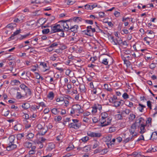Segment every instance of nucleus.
<instances>
[{
	"label": "nucleus",
	"instance_id": "obj_1",
	"mask_svg": "<svg viewBox=\"0 0 157 157\" xmlns=\"http://www.w3.org/2000/svg\"><path fill=\"white\" fill-rule=\"evenodd\" d=\"M72 122L68 125V127L70 128H73L75 129H77L81 127V124L79 121L78 120L76 119H73Z\"/></svg>",
	"mask_w": 157,
	"mask_h": 157
},
{
	"label": "nucleus",
	"instance_id": "obj_2",
	"mask_svg": "<svg viewBox=\"0 0 157 157\" xmlns=\"http://www.w3.org/2000/svg\"><path fill=\"white\" fill-rule=\"evenodd\" d=\"M63 29L60 24H55L51 27V33H56L59 32H62Z\"/></svg>",
	"mask_w": 157,
	"mask_h": 157
},
{
	"label": "nucleus",
	"instance_id": "obj_3",
	"mask_svg": "<svg viewBox=\"0 0 157 157\" xmlns=\"http://www.w3.org/2000/svg\"><path fill=\"white\" fill-rule=\"evenodd\" d=\"M70 20H61L58 22V23L61 24V26H63L64 29L66 31L69 30V27L67 23L68 21Z\"/></svg>",
	"mask_w": 157,
	"mask_h": 157
},
{
	"label": "nucleus",
	"instance_id": "obj_4",
	"mask_svg": "<svg viewBox=\"0 0 157 157\" xmlns=\"http://www.w3.org/2000/svg\"><path fill=\"white\" fill-rule=\"evenodd\" d=\"M73 109H74L77 113H82L83 112V110L81 108V106L78 104H76L73 106Z\"/></svg>",
	"mask_w": 157,
	"mask_h": 157
},
{
	"label": "nucleus",
	"instance_id": "obj_5",
	"mask_svg": "<svg viewBox=\"0 0 157 157\" xmlns=\"http://www.w3.org/2000/svg\"><path fill=\"white\" fill-rule=\"evenodd\" d=\"M87 134L88 136L92 137H100L101 136V134L100 133H96L91 131L88 132Z\"/></svg>",
	"mask_w": 157,
	"mask_h": 157
},
{
	"label": "nucleus",
	"instance_id": "obj_6",
	"mask_svg": "<svg viewBox=\"0 0 157 157\" xmlns=\"http://www.w3.org/2000/svg\"><path fill=\"white\" fill-rule=\"evenodd\" d=\"M101 123H103L105 122V119L109 118L108 114L105 112H103L101 114Z\"/></svg>",
	"mask_w": 157,
	"mask_h": 157
},
{
	"label": "nucleus",
	"instance_id": "obj_7",
	"mask_svg": "<svg viewBox=\"0 0 157 157\" xmlns=\"http://www.w3.org/2000/svg\"><path fill=\"white\" fill-rule=\"evenodd\" d=\"M91 26H88L86 28V29L82 31L83 33L85 35L91 36L92 35L91 31Z\"/></svg>",
	"mask_w": 157,
	"mask_h": 157
},
{
	"label": "nucleus",
	"instance_id": "obj_8",
	"mask_svg": "<svg viewBox=\"0 0 157 157\" xmlns=\"http://www.w3.org/2000/svg\"><path fill=\"white\" fill-rule=\"evenodd\" d=\"M17 147V145L15 144V143H8V145L7 147V150L8 151L12 150Z\"/></svg>",
	"mask_w": 157,
	"mask_h": 157
},
{
	"label": "nucleus",
	"instance_id": "obj_9",
	"mask_svg": "<svg viewBox=\"0 0 157 157\" xmlns=\"http://www.w3.org/2000/svg\"><path fill=\"white\" fill-rule=\"evenodd\" d=\"M78 27V26L77 25H75L71 27L69 29V31H71L72 32H73L72 35H74L75 33H76L77 32V29Z\"/></svg>",
	"mask_w": 157,
	"mask_h": 157
},
{
	"label": "nucleus",
	"instance_id": "obj_10",
	"mask_svg": "<svg viewBox=\"0 0 157 157\" xmlns=\"http://www.w3.org/2000/svg\"><path fill=\"white\" fill-rule=\"evenodd\" d=\"M105 121L103 123H101L103 126H106L109 125L111 123L112 118L110 117L107 118L105 119Z\"/></svg>",
	"mask_w": 157,
	"mask_h": 157
},
{
	"label": "nucleus",
	"instance_id": "obj_11",
	"mask_svg": "<svg viewBox=\"0 0 157 157\" xmlns=\"http://www.w3.org/2000/svg\"><path fill=\"white\" fill-rule=\"evenodd\" d=\"M20 30H17L15 32H14L13 34L9 38V40H10L11 39H14V36L18 34V33L20 32Z\"/></svg>",
	"mask_w": 157,
	"mask_h": 157
},
{
	"label": "nucleus",
	"instance_id": "obj_12",
	"mask_svg": "<svg viewBox=\"0 0 157 157\" xmlns=\"http://www.w3.org/2000/svg\"><path fill=\"white\" fill-rule=\"evenodd\" d=\"M146 126V125H144L142 124H141L140 127V134L144 133L146 132V129H145V127Z\"/></svg>",
	"mask_w": 157,
	"mask_h": 157
},
{
	"label": "nucleus",
	"instance_id": "obj_13",
	"mask_svg": "<svg viewBox=\"0 0 157 157\" xmlns=\"http://www.w3.org/2000/svg\"><path fill=\"white\" fill-rule=\"evenodd\" d=\"M27 25L29 26H31V27L33 26L34 25L36 26V23L33 21V20H30L29 21H27Z\"/></svg>",
	"mask_w": 157,
	"mask_h": 157
},
{
	"label": "nucleus",
	"instance_id": "obj_14",
	"mask_svg": "<svg viewBox=\"0 0 157 157\" xmlns=\"http://www.w3.org/2000/svg\"><path fill=\"white\" fill-rule=\"evenodd\" d=\"M116 139L115 138L113 139L112 140L109 142V143H107L106 144L107 145L108 148H110L112 145H113L115 144Z\"/></svg>",
	"mask_w": 157,
	"mask_h": 157
},
{
	"label": "nucleus",
	"instance_id": "obj_15",
	"mask_svg": "<svg viewBox=\"0 0 157 157\" xmlns=\"http://www.w3.org/2000/svg\"><path fill=\"white\" fill-rule=\"evenodd\" d=\"M60 110L59 109L54 108L52 109L51 111L52 113L55 115H56L59 113Z\"/></svg>",
	"mask_w": 157,
	"mask_h": 157
},
{
	"label": "nucleus",
	"instance_id": "obj_16",
	"mask_svg": "<svg viewBox=\"0 0 157 157\" xmlns=\"http://www.w3.org/2000/svg\"><path fill=\"white\" fill-rule=\"evenodd\" d=\"M15 137L13 136L12 135L9 136V138H8V140H9V143H15L14 141V140H15Z\"/></svg>",
	"mask_w": 157,
	"mask_h": 157
},
{
	"label": "nucleus",
	"instance_id": "obj_17",
	"mask_svg": "<svg viewBox=\"0 0 157 157\" xmlns=\"http://www.w3.org/2000/svg\"><path fill=\"white\" fill-rule=\"evenodd\" d=\"M139 107L137 108L138 109L140 112H143L144 108L146 107V106L141 104H139Z\"/></svg>",
	"mask_w": 157,
	"mask_h": 157
},
{
	"label": "nucleus",
	"instance_id": "obj_18",
	"mask_svg": "<svg viewBox=\"0 0 157 157\" xmlns=\"http://www.w3.org/2000/svg\"><path fill=\"white\" fill-rule=\"evenodd\" d=\"M54 97V94L52 92H49L47 96L48 98L51 100L53 99Z\"/></svg>",
	"mask_w": 157,
	"mask_h": 157
},
{
	"label": "nucleus",
	"instance_id": "obj_19",
	"mask_svg": "<svg viewBox=\"0 0 157 157\" xmlns=\"http://www.w3.org/2000/svg\"><path fill=\"white\" fill-rule=\"evenodd\" d=\"M157 151V147H151L147 151V152H155Z\"/></svg>",
	"mask_w": 157,
	"mask_h": 157
},
{
	"label": "nucleus",
	"instance_id": "obj_20",
	"mask_svg": "<svg viewBox=\"0 0 157 157\" xmlns=\"http://www.w3.org/2000/svg\"><path fill=\"white\" fill-rule=\"evenodd\" d=\"M24 146L30 148L32 146V143L29 142H26L24 144Z\"/></svg>",
	"mask_w": 157,
	"mask_h": 157
},
{
	"label": "nucleus",
	"instance_id": "obj_21",
	"mask_svg": "<svg viewBox=\"0 0 157 157\" xmlns=\"http://www.w3.org/2000/svg\"><path fill=\"white\" fill-rule=\"evenodd\" d=\"M111 103H113L114 104V106L116 107H117L119 106L121 104V102L119 101H113V102H111Z\"/></svg>",
	"mask_w": 157,
	"mask_h": 157
},
{
	"label": "nucleus",
	"instance_id": "obj_22",
	"mask_svg": "<svg viewBox=\"0 0 157 157\" xmlns=\"http://www.w3.org/2000/svg\"><path fill=\"white\" fill-rule=\"evenodd\" d=\"M90 146H86L83 148L82 151L86 152H87L90 151Z\"/></svg>",
	"mask_w": 157,
	"mask_h": 157
},
{
	"label": "nucleus",
	"instance_id": "obj_23",
	"mask_svg": "<svg viewBox=\"0 0 157 157\" xmlns=\"http://www.w3.org/2000/svg\"><path fill=\"white\" fill-rule=\"evenodd\" d=\"M117 97L116 96L113 95L112 97H111L109 99V102L110 103L113 102V101H117Z\"/></svg>",
	"mask_w": 157,
	"mask_h": 157
},
{
	"label": "nucleus",
	"instance_id": "obj_24",
	"mask_svg": "<svg viewBox=\"0 0 157 157\" xmlns=\"http://www.w3.org/2000/svg\"><path fill=\"white\" fill-rule=\"evenodd\" d=\"M55 147V144L53 143H50L48 145V149L49 150H52Z\"/></svg>",
	"mask_w": 157,
	"mask_h": 157
},
{
	"label": "nucleus",
	"instance_id": "obj_25",
	"mask_svg": "<svg viewBox=\"0 0 157 157\" xmlns=\"http://www.w3.org/2000/svg\"><path fill=\"white\" fill-rule=\"evenodd\" d=\"M44 127V123L42 124H38L36 127V128L41 130Z\"/></svg>",
	"mask_w": 157,
	"mask_h": 157
},
{
	"label": "nucleus",
	"instance_id": "obj_26",
	"mask_svg": "<svg viewBox=\"0 0 157 157\" xmlns=\"http://www.w3.org/2000/svg\"><path fill=\"white\" fill-rule=\"evenodd\" d=\"M30 106L29 104L27 103H24L22 105V107L25 109H27L29 108Z\"/></svg>",
	"mask_w": 157,
	"mask_h": 157
},
{
	"label": "nucleus",
	"instance_id": "obj_27",
	"mask_svg": "<svg viewBox=\"0 0 157 157\" xmlns=\"http://www.w3.org/2000/svg\"><path fill=\"white\" fill-rule=\"evenodd\" d=\"M99 144L100 143L97 140L94 141L92 148L93 149L96 148L99 145Z\"/></svg>",
	"mask_w": 157,
	"mask_h": 157
},
{
	"label": "nucleus",
	"instance_id": "obj_28",
	"mask_svg": "<svg viewBox=\"0 0 157 157\" xmlns=\"http://www.w3.org/2000/svg\"><path fill=\"white\" fill-rule=\"evenodd\" d=\"M112 138V135H109L106 136L105 139L106 140V141L107 142V143H109V142L110 141Z\"/></svg>",
	"mask_w": 157,
	"mask_h": 157
},
{
	"label": "nucleus",
	"instance_id": "obj_29",
	"mask_svg": "<svg viewBox=\"0 0 157 157\" xmlns=\"http://www.w3.org/2000/svg\"><path fill=\"white\" fill-rule=\"evenodd\" d=\"M104 86L105 89L107 90L109 92H111L112 91V89L111 88L109 87V86L108 84H104Z\"/></svg>",
	"mask_w": 157,
	"mask_h": 157
},
{
	"label": "nucleus",
	"instance_id": "obj_30",
	"mask_svg": "<svg viewBox=\"0 0 157 157\" xmlns=\"http://www.w3.org/2000/svg\"><path fill=\"white\" fill-rule=\"evenodd\" d=\"M47 132V130L46 129H45L44 127L43 128V129H42L40 131V132H39V134H40L41 135H44L45 133Z\"/></svg>",
	"mask_w": 157,
	"mask_h": 157
},
{
	"label": "nucleus",
	"instance_id": "obj_31",
	"mask_svg": "<svg viewBox=\"0 0 157 157\" xmlns=\"http://www.w3.org/2000/svg\"><path fill=\"white\" fill-rule=\"evenodd\" d=\"M25 94L27 95H29V96H30L31 94V90L30 89H29L28 87L26 89L25 91Z\"/></svg>",
	"mask_w": 157,
	"mask_h": 157
},
{
	"label": "nucleus",
	"instance_id": "obj_32",
	"mask_svg": "<svg viewBox=\"0 0 157 157\" xmlns=\"http://www.w3.org/2000/svg\"><path fill=\"white\" fill-rule=\"evenodd\" d=\"M21 125L20 124H17L15 125L14 127V129L15 130H19L21 129L20 127Z\"/></svg>",
	"mask_w": 157,
	"mask_h": 157
},
{
	"label": "nucleus",
	"instance_id": "obj_33",
	"mask_svg": "<svg viewBox=\"0 0 157 157\" xmlns=\"http://www.w3.org/2000/svg\"><path fill=\"white\" fill-rule=\"evenodd\" d=\"M20 87L22 90H23L24 91H25L26 89L28 88V87L26 86L24 84H21L20 86Z\"/></svg>",
	"mask_w": 157,
	"mask_h": 157
},
{
	"label": "nucleus",
	"instance_id": "obj_34",
	"mask_svg": "<svg viewBox=\"0 0 157 157\" xmlns=\"http://www.w3.org/2000/svg\"><path fill=\"white\" fill-rule=\"evenodd\" d=\"M71 73H72V72L70 70H67L66 72V75H68L70 77H73V75H72L71 76L70 75Z\"/></svg>",
	"mask_w": 157,
	"mask_h": 157
},
{
	"label": "nucleus",
	"instance_id": "obj_35",
	"mask_svg": "<svg viewBox=\"0 0 157 157\" xmlns=\"http://www.w3.org/2000/svg\"><path fill=\"white\" fill-rule=\"evenodd\" d=\"M30 34V33H28L25 35H21V36L19 38V40H21L24 39H25L27 36H28Z\"/></svg>",
	"mask_w": 157,
	"mask_h": 157
},
{
	"label": "nucleus",
	"instance_id": "obj_36",
	"mask_svg": "<svg viewBox=\"0 0 157 157\" xmlns=\"http://www.w3.org/2000/svg\"><path fill=\"white\" fill-rule=\"evenodd\" d=\"M156 64L155 63H151L149 65V67L151 69H153L156 67Z\"/></svg>",
	"mask_w": 157,
	"mask_h": 157
},
{
	"label": "nucleus",
	"instance_id": "obj_37",
	"mask_svg": "<svg viewBox=\"0 0 157 157\" xmlns=\"http://www.w3.org/2000/svg\"><path fill=\"white\" fill-rule=\"evenodd\" d=\"M74 146L72 144L70 145L67 148L66 150L67 151H70L71 150L73 149Z\"/></svg>",
	"mask_w": 157,
	"mask_h": 157
},
{
	"label": "nucleus",
	"instance_id": "obj_38",
	"mask_svg": "<svg viewBox=\"0 0 157 157\" xmlns=\"http://www.w3.org/2000/svg\"><path fill=\"white\" fill-rule=\"evenodd\" d=\"M102 63L105 65H107L108 63V59L107 58L103 59L102 61Z\"/></svg>",
	"mask_w": 157,
	"mask_h": 157
},
{
	"label": "nucleus",
	"instance_id": "obj_39",
	"mask_svg": "<svg viewBox=\"0 0 157 157\" xmlns=\"http://www.w3.org/2000/svg\"><path fill=\"white\" fill-rule=\"evenodd\" d=\"M23 97V96L21 95V94L20 92H17L16 94V98L17 99H21Z\"/></svg>",
	"mask_w": 157,
	"mask_h": 157
},
{
	"label": "nucleus",
	"instance_id": "obj_40",
	"mask_svg": "<svg viewBox=\"0 0 157 157\" xmlns=\"http://www.w3.org/2000/svg\"><path fill=\"white\" fill-rule=\"evenodd\" d=\"M131 155L134 156H140L141 155L140 153L137 152H134L131 154Z\"/></svg>",
	"mask_w": 157,
	"mask_h": 157
},
{
	"label": "nucleus",
	"instance_id": "obj_41",
	"mask_svg": "<svg viewBox=\"0 0 157 157\" xmlns=\"http://www.w3.org/2000/svg\"><path fill=\"white\" fill-rule=\"evenodd\" d=\"M137 124V121L135 122L131 126V128L135 130L136 128Z\"/></svg>",
	"mask_w": 157,
	"mask_h": 157
},
{
	"label": "nucleus",
	"instance_id": "obj_42",
	"mask_svg": "<svg viewBox=\"0 0 157 157\" xmlns=\"http://www.w3.org/2000/svg\"><path fill=\"white\" fill-rule=\"evenodd\" d=\"M12 83H13V84L12 85H13L16 84L17 85L19 84L20 83V82L18 80H14L12 81Z\"/></svg>",
	"mask_w": 157,
	"mask_h": 157
},
{
	"label": "nucleus",
	"instance_id": "obj_43",
	"mask_svg": "<svg viewBox=\"0 0 157 157\" xmlns=\"http://www.w3.org/2000/svg\"><path fill=\"white\" fill-rule=\"evenodd\" d=\"M112 41L114 42V44L115 45H118V42L117 41V38L114 39V37H112L111 38Z\"/></svg>",
	"mask_w": 157,
	"mask_h": 157
},
{
	"label": "nucleus",
	"instance_id": "obj_44",
	"mask_svg": "<svg viewBox=\"0 0 157 157\" xmlns=\"http://www.w3.org/2000/svg\"><path fill=\"white\" fill-rule=\"evenodd\" d=\"M50 32V30L48 29H45L42 30V32L44 34H47Z\"/></svg>",
	"mask_w": 157,
	"mask_h": 157
},
{
	"label": "nucleus",
	"instance_id": "obj_45",
	"mask_svg": "<svg viewBox=\"0 0 157 157\" xmlns=\"http://www.w3.org/2000/svg\"><path fill=\"white\" fill-rule=\"evenodd\" d=\"M64 100V98L63 97H61L59 98H57L56 101L57 102H62L61 105H63V100Z\"/></svg>",
	"mask_w": 157,
	"mask_h": 157
},
{
	"label": "nucleus",
	"instance_id": "obj_46",
	"mask_svg": "<svg viewBox=\"0 0 157 157\" xmlns=\"http://www.w3.org/2000/svg\"><path fill=\"white\" fill-rule=\"evenodd\" d=\"M97 108L95 107V106L93 107H92V113L93 114H95L97 112Z\"/></svg>",
	"mask_w": 157,
	"mask_h": 157
},
{
	"label": "nucleus",
	"instance_id": "obj_47",
	"mask_svg": "<svg viewBox=\"0 0 157 157\" xmlns=\"http://www.w3.org/2000/svg\"><path fill=\"white\" fill-rule=\"evenodd\" d=\"M17 139L18 140H20L24 136V134H22V133H20V134H18L17 135Z\"/></svg>",
	"mask_w": 157,
	"mask_h": 157
},
{
	"label": "nucleus",
	"instance_id": "obj_48",
	"mask_svg": "<svg viewBox=\"0 0 157 157\" xmlns=\"http://www.w3.org/2000/svg\"><path fill=\"white\" fill-rule=\"evenodd\" d=\"M75 2V0H68L67 4L68 5H72Z\"/></svg>",
	"mask_w": 157,
	"mask_h": 157
},
{
	"label": "nucleus",
	"instance_id": "obj_49",
	"mask_svg": "<svg viewBox=\"0 0 157 157\" xmlns=\"http://www.w3.org/2000/svg\"><path fill=\"white\" fill-rule=\"evenodd\" d=\"M36 152V151H29V153L28 154H30V155H35L36 156V155L35 154Z\"/></svg>",
	"mask_w": 157,
	"mask_h": 157
},
{
	"label": "nucleus",
	"instance_id": "obj_50",
	"mask_svg": "<svg viewBox=\"0 0 157 157\" xmlns=\"http://www.w3.org/2000/svg\"><path fill=\"white\" fill-rule=\"evenodd\" d=\"M131 110L129 109H126L122 112V114L125 113L126 114H128L130 112Z\"/></svg>",
	"mask_w": 157,
	"mask_h": 157
},
{
	"label": "nucleus",
	"instance_id": "obj_51",
	"mask_svg": "<svg viewBox=\"0 0 157 157\" xmlns=\"http://www.w3.org/2000/svg\"><path fill=\"white\" fill-rule=\"evenodd\" d=\"M67 92L69 93L71 92L70 89L72 88V86L71 84H68L67 85Z\"/></svg>",
	"mask_w": 157,
	"mask_h": 157
},
{
	"label": "nucleus",
	"instance_id": "obj_52",
	"mask_svg": "<svg viewBox=\"0 0 157 157\" xmlns=\"http://www.w3.org/2000/svg\"><path fill=\"white\" fill-rule=\"evenodd\" d=\"M116 118L118 120H120L122 119V116L121 114H118L115 116Z\"/></svg>",
	"mask_w": 157,
	"mask_h": 157
},
{
	"label": "nucleus",
	"instance_id": "obj_53",
	"mask_svg": "<svg viewBox=\"0 0 157 157\" xmlns=\"http://www.w3.org/2000/svg\"><path fill=\"white\" fill-rule=\"evenodd\" d=\"M104 21V20L103 22L104 23H107L109 26L112 27L113 25V24L111 22Z\"/></svg>",
	"mask_w": 157,
	"mask_h": 157
},
{
	"label": "nucleus",
	"instance_id": "obj_54",
	"mask_svg": "<svg viewBox=\"0 0 157 157\" xmlns=\"http://www.w3.org/2000/svg\"><path fill=\"white\" fill-rule=\"evenodd\" d=\"M122 97L124 99H127L129 98V96L128 94L125 93L122 95Z\"/></svg>",
	"mask_w": 157,
	"mask_h": 157
},
{
	"label": "nucleus",
	"instance_id": "obj_55",
	"mask_svg": "<svg viewBox=\"0 0 157 157\" xmlns=\"http://www.w3.org/2000/svg\"><path fill=\"white\" fill-rule=\"evenodd\" d=\"M40 65L42 66L44 68L47 67V63L45 62H41L40 63Z\"/></svg>",
	"mask_w": 157,
	"mask_h": 157
},
{
	"label": "nucleus",
	"instance_id": "obj_56",
	"mask_svg": "<svg viewBox=\"0 0 157 157\" xmlns=\"http://www.w3.org/2000/svg\"><path fill=\"white\" fill-rule=\"evenodd\" d=\"M116 131L115 128L114 127H110L109 129V132H113Z\"/></svg>",
	"mask_w": 157,
	"mask_h": 157
},
{
	"label": "nucleus",
	"instance_id": "obj_57",
	"mask_svg": "<svg viewBox=\"0 0 157 157\" xmlns=\"http://www.w3.org/2000/svg\"><path fill=\"white\" fill-rule=\"evenodd\" d=\"M34 135L31 133H29L27 135V138H32L34 137Z\"/></svg>",
	"mask_w": 157,
	"mask_h": 157
},
{
	"label": "nucleus",
	"instance_id": "obj_58",
	"mask_svg": "<svg viewBox=\"0 0 157 157\" xmlns=\"http://www.w3.org/2000/svg\"><path fill=\"white\" fill-rule=\"evenodd\" d=\"M122 44L123 46V47L124 48H126L128 45V44H127V42L126 41H124L123 42H122Z\"/></svg>",
	"mask_w": 157,
	"mask_h": 157
},
{
	"label": "nucleus",
	"instance_id": "obj_59",
	"mask_svg": "<svg viewBox=\"0 0 157 157\" xmlns=\"http://www.w3.org/2000/svg\"><path fill=\"white\" fill-rule=\"evenodd\" d=\"M89 140V138L87 136H85L82 138L81 140L83 142H86Z\"/></svg>",
	"mask_w": 157,
	"mask_h": 157
},
{
	"label": "nucleus",
	"instance_id": "obj_60",
	"mask_svg": "<svg viewBox=\"0 0 157 157\" xmlns=\"http://www.w3.org/2000/svg\"><path fill=\"white\" fill-rule=\"evenodd\" d=\"M143 119L142 117H140L138 119H136V121H137V123L140 124L142 122V120H143Z\"/></svg>",
	"mask_w": 157,
	"mask_h": 157
},
{
	"label": "nucleus",
	"instance_id": "obj_61",
	"mask_svg": "<svg viewBox=\"0 0 157 157\" xmlns=\"http://www.w3.org/2000/svg\"><path fill=\"white\" fill-rule=\"evenodd\" d=\"M59 43V42H55V43H52V44H51L50 46L52 48L55 47H56L58 45Z\"/></svg>",
	"mask_w": 157,
	"mask_h": 157
},
{
	"label": "nucleus",
	"instance_id": "obj_62",
	"mask_svg": "<svg viewBox=\"0 0 157 157\" xmlns=\"http://www.w3.org/2000/svg\"><path fill=\"white\" fill-rule=\"evenodd\" d=\"M147 105L148 107L150 109H151V102L150 101H148L147 102Z\"/></svg>",
	"mask_w": 157,
	"mask_h": 157
},
{
	"label": "nucleus",
	"instance_id": "obj_63",
	"mask_svg": "<svg viewBox=\"0 0 157 157\" xmlns=\"http://www.w3.org/2000/svg\"><path fill=\"white\" fill-rule=\"evenodd\" d=\"M46 51L49 52H51L52 51L53 49L51 47V46H50L49 47H48L47 48H46Z\"/></svg>",
	"mask_w": 157,
	"mask_h": 157
},
{
	"label": "nucleus",
	"instance_id": "obj_64",
	"mask_svg": "<svg viewBox=\"0 0 157 157\" xmlns=\"http://www.w3.org/2000/svg\"><path fill=\"white\" fill-rule=\"evenodd\" d=\"M130 116V119L132 120H133L135 118V115L133 113L131 114Z\"/></svg>",
	"mask_w": 157,
	"mask_h": 157
}]
</instances>
